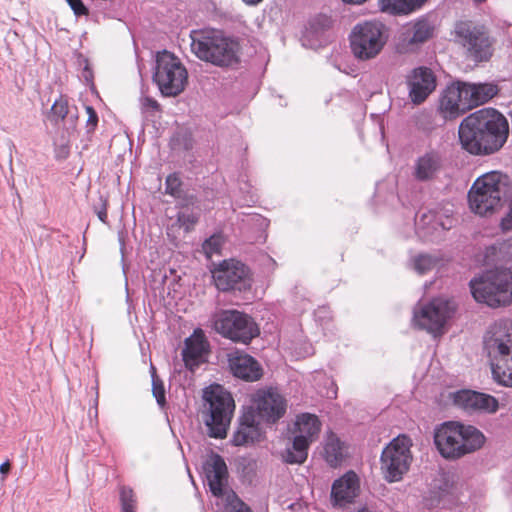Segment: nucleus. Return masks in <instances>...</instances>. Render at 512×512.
Listing matches in <instances>:
<instances>
[{"label":"nucleus","mask_w":512,"mask_h":512,"mask_svg":"<svg viewBox=\"0 0 512 512\" xmlns=\"http://www.w3.org/2000/svg\"><path fill=\"white\" fill-rule=\"evenodd\" d=\"M459 140L462 148L473 155H490L500 150L509 134L507 119L492 108L480 109L460 123Z\"/></svg>","instance_id":"obj_1"},{"label":"nucleus","mask_w":512,"mask_h":512,"mask_svg":"<svg viewBox=\"0 0 512 512\" xmlns=\"http://www.w3.org/2000/svg\"><path fill=\"white\" fill-rule=\"evenodd\" d=\"M191 51L202 61L220 68H235L240 63L241 47L232 37L219 30L193 31Z\"/></svg>","instance_id":"obj_2"},{"label":"nucleus","mask_w":512,"mask_h":512,"mask_svg":"<svg viewBox=\"0 0 512 512\" xmlns=\"http://www.w3.org/2000/svg\"><path fill=\"white\" fill-rule=\"evenodd\" d=\"M484 349L490 361L493 379L512 387V320L495 322L484 337Z\"/></svg>","instance_id":"obj_3"},{"label":"nucleus","mask_w":512,"mask_h":512,"mask_svg":"<svg viewBox=\"0 0 512 512\" xmlns=\"http://www.w3.org/2000/svg\"><path fill=\"white\" fill-rule=\"evenodd\" d=\"M511 193L508 175L491 171L476 179L468 192V201L473 212L485 216L501 207Z\"/></svg>","instance_id":"obj_4"},{"label":"nucleus","mask_w":512,"mask_h":512,"mask_svg":"<svg viewBox=\"0 0 512 512\" xmlns=\"http://www.w3.org/2000/svg\"><path fill=\"white\" fill-rule=\"evenodd\" d=\"M474 299L489 307L512 304V270L496 268L484 272L469 283Z\"/></svg>","instance_id":"obj_5"},{"label":"nucleus","mask_w":512,"mask_h":512,"mask_svg":"<svg viewBox=\"0 0 512 512\" xmlns=\"http://www.w3.org/2000/svg\"><path fill=\"white\" fill-rule=\"evenodd\" d=\"M203 398L208 404V435L217 439L225 438L235 409L231 394L217 384L207 387Z\"/></svg>","instance_id":"obj_6"},{"label":"nucleus","mask_w":512,"mask_h":512,"mask_svg":"<svg viewBox=\"0 0 512 512\" xmlns=\"http://www.w3.org/2000/svg\"><path fill=\"white\" fill-rule=\"evenodd\" d=\"M351 52L361 61L376 58L386 42V27L377 20H365L357 23L349 34Z\"/></svg>","instance_id":"obj_7"},{"label":"nucleus","mask_w":512,"mask_h":512,"mask_svg":"<svg viewBox=\"0 0 512 512\" xmlns=\"http://www.w3.org/2000/svg\"><path fill=\"white\" fill-rule=\"evenodd\" d=\"M153 81L163 96L175 97L184 91L188 72L178 57L163 50L156 56Z\"/></svg>","instance_id":"obj_8"},{"label":"nucleus","mask_w":512,"mask_h":512,"mask_svg":"<svg viewBox=\"0 0 512 512\" xmlns=\"http://www.w3.org/2000/svg\"><path fill=\"white\" fill-rule=\"evenodd\" d=\"M411 446L410 437L400 434L383 449L380 457V469L387 482H398L408 472L413 459Z\"/></svg>","instance_id":"obj_9"},{"label":"nucleus","mask_w":512,"mask_h":512,"mask_svg":"<svg viewBox=\"0 0 512 512\" xmlns=\"http://www.w3.org/2000/svg\"><path fill=\"white\" fill-rule=\"evenodd\" d=\"M321 429L318 417L310 413H302L295 421V436L291 447L282 453V460L287 464H302L308 457L310 444Z\"/></svg>","instance_id":"obj_10"},{"label":"nucleus","mask_w":512,"mask_h":512,"mask_svg":"<svg viewBox=\"0 0 512 512\" xmlns=\"http://www.w3.org/2000/svg\"><path fill=\"white\" fill-rule=\"evenodd\" d=\"M216 288L221 292L244 293L251 290L252 277L248 266L235 260H223L211 270Z\"/></svg>","instance_id":"obj_11"},{"label":"nucleus","mask_w":512,"mask_h":512,"mask_svg":"<svg viewBox=\"0 0 512 512\" xmlns=\"http://www.w3.org/2000/svg\"><path fill=\"white\" fill-rule=\"evenodd\" d=\"M214 329L234 342L249 343L259 333L251 317L238 310H223L214 317Z\"/></svg>","instance_id":"obj_12"},{"label":"nucleus","mask_w":512,"mask_h":512,"mask_svg":"<svg viewBox=\"0 0 512 512\" xmlns=\"http://www.w3.org/2000/svg\"><path fill=\"white\" fill-rule=\"evenodd\" d=\"M456 36L466 49L467 56L475 62L487 61L492 56V41L483 27L460 22L455 28Z\"/></svg>","instance_id":"obj_13"},{"label":"nucleus","mask_w":512,"mask_h":512,"mask_svg":"<svg viewBox=\"0 0 512 512\" xmlns=\"http://www.w3.org/2000/svg\"><path fill=\"white\" fill-rule=\"evenodd\" d=\"M246 410H252L259 420L275 424L286 413V399L274 388L258 389L251 397V406Z\"/></svg>","instance_id":"obj_14"},{"label":"nucleus","mask_w":512,"mask_h":512,"mask_svg":"<svg viewBox=\"0 0 512 512\" xmlns=\"http://www.w3.org/2000/svg\"><path fill=\"white\" fill-rule=\"evenodd\" d=\"M454 306L449 300L435 298L424 305L419 312H414L413 320L419 328L429 333H442L447 320L453 315Z\"/></svg>","instance_id":"obj_15"},{"label":"nucleus","mask_w":512,"mask_h":512,"mask_svg":"<svg viewBox=\"0 0 512 512\" xmlns=\"http://www.w3.org/2000/svg\"><path fill=\"white\" fill-rule=\"evenodd\" d=\"M408 95L415 105L423 103L436 88V77L427 67L413 69L406 77Z\"/></svg>","instance_id":"obj_16"},{"label":"nucleus","mask_w":512,"mask_h":512,"mask_svg":"<svg viewBox=\"0 0 512 512\" xmlns=\"http://www.w3.org/2000/svg\"><path fill=\"white\" fill-rule=\"evenodd\" d=\"M458 431L455 421L441 424L434 433V443L440 455L448 460H457L463 457V450L459 445Z\"/></svg>","instance_id":"obj_17"},{"label":"nucleus","mask_w":512,"mask_h":512,"mask_svg":"<svg viewBox=\"0 0 512 512\" xmlns=\"http://www.w3.org/2000/svg\"><path fill=\"white\" fill-rule=\"evenodd\" d=\"M454 403L468 413H495L499 408L498 400L486 393L472 390L458 391L454 396Z\"/></svg>","instance_id":"obj_18"},{"label":"nucleus","mask_w":512,"mask_h":512,"mask_svg":"<svg viewBox=\"0 0 512 512\" xmlns=\"http://www.w3.org/2000/svg\"><path fill=\"white\" fill-rule=\"evenodd\" d=\"M440 109L445 117L454 118L471 109L466 83L447 87L440 100Z\"/></svg>","instance_id":"obj_19"},{"label":"nucleus","mask_w":512,"mask_h":512,"mask_svg":"<svg viewBox=\"0 0 512 512\" xmlns=\"http://www.w3.org/2000/svg\"><path fill=\"white\" fill-rule=\"evenodd\" d=\"M264 433L252 410H245L239 418V424L231 442L234 446H249L260 442Z\"/></svg>","instance_id":"obj_20"},{"label":"nucleus","mask_w":512,"mask_h":512,"mask_svg":"<svg viewBox=\"0 0 512 512\" xmlns=\"http://www.w3.org/2000/svg\"><path fill=\"white\" fill-rule=\"evenodd\" d=\"M443 167V154L431 149L417 157L413 166V176L420 182L431 181L437 177Z\"/></svg>","instance_id":"obj_21"},{"label":"nucleus","mask_w":512,"mask_h":512,"mask_svg":"<svg viewBox=\"0 0 512 512\" xmlns=\"http://www.w3.org/2000/svg\"><path fill=\"white\" fill-rule=\"evenodd\" d=\"M203 469L211 493L216 497H222L228 476L224 459L219 454H212L205 462Z\"/></svg>","instance_id":"obj_22"},{"label":"nucleus","mask_w":512,"mask_h":512,"mask_svg":"<svg viewBox=\"0 0 512 512\" xmlns=\"http://www.w3.org/2000/svg\"><path fill=\"white\" fill-rule=\"evenodd\" d=\"M359 492V478L353 471H348L333 482L331 501L335 506L343 507L352 503Z\"/></svg>","instance_id":"obj_23"},{"label":"nucleus","mask_w":512,"mask_h":512,"mask_svg":"<svg viewBox=\"0 0 512 512\" xmlns=\"http://www.w3.org/2000/svg\"><path fill=\"white\" fill-rule=\"evenodd\" d=\"M229 366L235 377L248 382L257 381L263 375L261 365L248 354L235 353L230 355Z\"/></svg>","instance_id":"obj_24"},{"label":"nucleus","mask_w":512,"mask_h":512,"mask_svg":"<svg viewBox=\"0 0 512 512\" xmlns=\"http://www.w3.org/2000/svg\"><path fill=\"white\" fill-rule=\"evenodd\" d=\"M455 428L460 434L458 435V440L463 450V456L474 453L485 444L486 438L484 434L475 426L455 421Z\"/></svg>","instance_id":"obj_25"},{"label":"nucleus","mask_w":512,"mask_h":512,"mask_svg":"<svg viewBox=\"0 0 512 512\" xmlns=\"http://www.w3.org/2000/svg\"><path fill=\"white\" fill-rule=\"evenodd\" d=\"M206 353V342L202 336L190 337L185 340V347L182 350V357L185 366L195 371L204 362Z\"/></svg>","instance_id":"obj_26"},{"label":"nucleus","mask_w":512,"mask_h":512,"mask_svg":"<svg viewBox=\"0 0 512 512\" xmlns=\"http://www.w3.org/2000/svg\"><path fill=\"white\" fill-rule=\"evenodd\" d=\"M347 456V447L339 437L329 432L325 438L324 458L331 467L339 466Z\"/></svg>","instance_id":"obj_27"},{"label":"nucleus","mask_w":512,"mask_h":512,"mask_svg":"<svg viewBox=\"0 0 512 512\" xmlns=\"http://www.w3.org/2000/svg\"><path fill=\"white\" fill-rule=\"evenodd\" d=\"M434 33V26L428 19H419L405 32V40L412 45L422 44L429 40Z\"/></svg>","instance_id":"obj_28"},{"label":"nucleus","mask_w":512,"mask_h":512,"mask_svg":"<svg viewBox=\"0 0 512 512\" xmlns=\"http://www.w3.org/2000/svg\"><path fill=\"white\" fill-rule=\"evenodd\" d=\"M165 193L172 196L182 207L193 204L195 198L183 189V183L178 173L169 174L165 181Z\"/></svg>","instance_id":"obj_29"},{"label":"nucleus","mask_w":512,"mask_h":512,"mask_svg":"<svg viewBox=\"0 0 512 512\" xmlns=\"http://www.w3.org/2000/svg\"><path fill=\"white\" fill-rule=\"evenodd\" d=\"M466 88L471 109L486 103L498 93V88L494 84H466Z\"/></svg>","instance_id":"obj_30"},{"label":"nucleus","mask_w":512,"mask_h":512,"mask_svg":"<svg viewBox=\"0 0 512 512\" xmlns=\"http://www.w3.org/2000/svg\"><path fill=\"white\" fill-rule=\"evenodd\" d=\"M426 0H379L381 12L391 15L408 14L420 8Z\"/></svg>","instance_id":"obj_31"},{"label":"nucleus","mask_w":512,"mask_h":512,"mask_svg":"<svg viewBox=\"0 0 512 512\" xmlns=\"http://www.w3.org/2000/svg\"><path fill=\"white\" fill-rule=\"evenodd\" d=\"M119 502L121 512L137 511V497L132 488L124 485L119 487Z\"/></svg>","instance_id":"obj_32"},{"label":"nucleus","mask_w":512,"mask_h":512,"mask_svg":"<svg viewBox=\"0 0 512 512\" xmlns=\"http://www.w3.org/2000/svg\"><path fill=\"white\" fill-rule=\"evenodd\" d=\"M437 264V259L428 254H419L412 259L413 269L420 275L431 271Z\"/></svg>","instance_id":"obj_33"},{"label":"nucleus","mask_w":512,"mask_h":512,"mask_svg":"<svg viewBox=\"0 0 512 512\" xmlns=\"http://www.w3.org/2000/svg\"><path fill=\"white\" fill-rule=\"evenodd\" d=\"M199 220V214L193 211H180L177 213V223L185 232H190Z\"/></svg>","instance_id":"obj_34"},{"label":"nucleus","mask_w":512,"mask_h":512,"mask_svg":"<svg viewBox=\"0 0 512 512\" xmlns=\"http://www.w3.org/2000/svg\"><path fill=\"white\" fill-rule=\"evenodd\" d=\"M222 244V236L219 234H214L204 241L202 249L206 256L210 258L212 255L220 252Z\"/></svg>","instance_id":"obj_35"},{"label":"nucleus","mask_w":512,"mask_h":512,"mask_svg":"<svg viewBox=\"0 0 512 512\" xmlns=\"http://www.w3.org/2000/svg\"><path fill=\"white\" fill-rule=\"evenodd\" d=\"M310 28L315 33L323 32L332 25V19L326 14H319L309 22Z\"/></svg>","instance_id":"obj_36"},{"label":"nucleus","mask_w":512,"mask_h":512,"mask_svg":"<svg viewBox=\"0 0 512 512\" xmlns=\"http://www.w3.org/2000/svg\"><path fill=\"white\" fill-rule=\"evenodd\" d=\"M152 394L160 407L166 405V391L164 383L159 377H154V381H152Z\"/></svg>","instance_id":"obj_37"},{"label":"nucleus","mask_w":512,"mask_h":512,"mask_svg":"<svg viewBox=\"0 0 512 512\" xmlns=\"http://www.w3.org/2000/svg\"><path fill=\"white\" fill-rule=\"evenodd\" d=\"M51 112L53 117L56 118V121L64 120L69 112L67 100L62 97L55 100L51 107Z\"/></svg>","instance_id":"obj_38"},{"label":"nucleus","mask_w":512,"mask_h":512,"mask_svg":"<svg viewBox=\"0 0 512 512\" xmlns=\"http://www.w3.org/2000/svg\"><path fill=\"white\" fill-rule=\"evenodd\" d=\"M70 8L73 10L76 16H86L89 14V10L83 4L82 0H66Z\"/></svg>","instance_id":"obj_39"},{"label":"nucleus","mask_w":512,"mask_h":512,"mask_svg":"<svg viewBox=\"0 0 512 512\" xmlns=\"http://www.w3.org/2000/svg\"><path fill=\"white\" fill-rule=\"evenodd\" d=\"M86 112L88 114L87 127L88 130H94L98 123V115L91 106H86Z\"/></svg>","instance_id":"obj_40"},{"label":"nucleus","mask_w":512,"mask_h":512,"mask_svg":"<svg viewBox=\"0 0 512 512\" xmlns=\"http://www.w3.org/2000/svg\"><path fill=\"white\" fill-rule=\"evenodd\" d=\"M231 512H253L250 507L245 504L242 500L236 499L235 502L231 504Z\"/></svg>","instance_id":"obj_41"},{"label":"nucleus","mask_w":512,"mask_h":512,"mask_svg":"<svg viewBox=\"0 0 512 512\" xmlns=\"http://www.w3.org/2000/svg\"><path fill=\"white\" fill-rule=\"evenodd\" d=\"M143 108L152 109L154 111H158L160 109L159 103L150 97H145L142 101Z\"/></svg>","instance_id":"obj_42"},{"label":"nucleus","mask_w":512,"mask_h":512,"mask_svg":"<svg viewBox=\"0 0 512 512\" xmlns=\"http://www.w3.org/2000/svg\"><path fill=\"white\" fill-rule=\"evenodd\" d=\"M96 213L100 221H102L103 223H107L108 215L105 202H103L101 209L97 210Z\"/></svg>","instance_id":"obj_43"},{"label":"nucleus","mask_w":512,"mask_h":512,"mask_svg":"<svg viewBox=\"0 0 512 512\" xmlns=\"http://www.w3.org/2000/svg\"><path fill=\"white\" fill-rule=\"evenodd\" d=\"M436 226H441L442 229L448 230V229H450L452 227V219L447 217L445 221H438V220H436L434 222V224H433V228H435Z\"/></svg>","instance_id":"obj_44"},{"label":"nucleus","mask_w":512,"mask_h":512,"mask_svg":"<svg viewBox=\"0 0 512 512\" xmlns=\"http://www.w3.org/2000/svg\"><path fill=\"white\" fill-rule=\"evenodd\" d=\"M10 471V463L8 461L0 465V473L6 475Z\"/></svg>","instance_id":"obj_45"},{"label":"nucleus","mask_w":512,"mask_h":512,"mask_svg":"<svg viewBox=\"0 0 512 512\" xmlns=\"http://www.w3.org/2000/svg\"><path fill=\"white\" fill-rule=\"evenodd\" d=\"M150 373H151L152 381H154V377H158V375L156 373V368L153 364L150 365Z\"/></svg>","instance_id":"obj_46"},{"label":"nucleus","mask_w":512,"mask_h":512,"mask_svg":"<svg viewBox=\"0 0 512 512\" xmlns=\"http://www.w3.org/2000/svg\"><path fill=\"white\" fill-rule=\"evenodd\" d=\"M342 1L345 2V3H349V4H362L366 0H342Z\"/></svg>","instance_id":"obj_47"},{"label":"nucleus","mask_w":512,"mask_h":512,"mask_svg":"<svg viewBox=\"0 0 512 512\" xmlns=\"http://www.w3.org/2000/svg\"><path fill=\"white\" fill-rule=\"evenodd\" d=\"M243 1L249 5H256V4L260 3L262 0H243Z\"/></svg>","instance_id":"obj_48"},{"label":"nucleus","mask_w":512,"mask_h":512,"mask_svg":"<svg viewBox=\"0 0 512 512\" xmlns=\"http://www.w3.org/2000/svg\"><path fill=\"white\" fill-rule=\"evenodd\" d=\"M357 512H369L367 508H361L360 510H358Z\"/></svg>","instance_id":"obj_49"},{"label":"nucleus","mask_w":512,"mask_h":512,"mask_svg":"<svg viewBox=\"0 0 512 512\" xmlns=\"http://www.w3.org/2000/svg\"><path fill=\"white\" fill-rule=\"evenodd\" d=\"M427 217V215H423L421 221H424V219H426Z\"/></svg>","instance_id":"obj_50"},{"label":"nucleus","mask_w":512,"mask_h":512,"mask_svg":"<svg viewBox=\"0 0 512 512\" xmlns=\"http://www.w3.org/2000/svg\"><path fill=\"white\" fill-rule=\"evenodd\" d=\"M475 2H478V3H481V2H484L485 0H474Z\"/></svg>","instance_id":"obj_51"}]
</instances>
